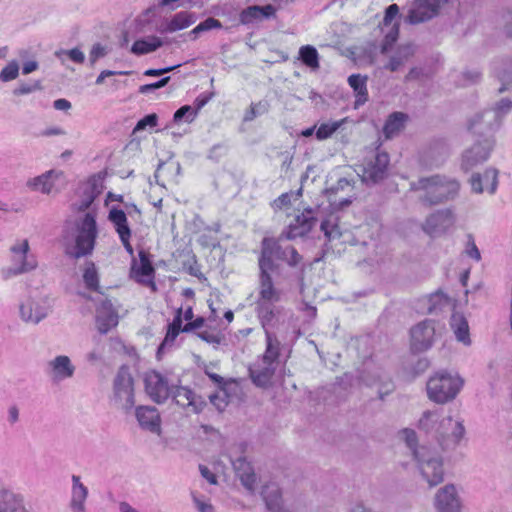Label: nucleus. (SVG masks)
<instances>
[{
    "label": "nucleus",
    "mask_w": 512,
    "mask_h": 512,
    "mask_svg": "<svg viewBox=\"0 0 512 512\" xmlns=\"http://www.w3.org/2000/svg\"><path fill=\"white\" fill-rule=\"evenodd\" d=\"M83 280L87 288L96 290L98 288V275L94 263L89 262L86 264Z\"/></svg>",
    "instance_id": "48"
},
{
    "label": "nucleus",
    "mask_w": 512,
    "mask_h": 512,
    "mask_svg": "<svg viewBox=\"0 0 512 512\" xmlns=\"http://www.w3.org/2000/svg\"><path fill=\"white\" fill-rule=\"evenodd\" d=\"M399 36V24L394 23L390 30L386 33L381 46V52L387 53L397 41Z\"/></svg>",
    "instance_id": "50"
},
{
    "label": "nucleus",
    "mask_w": 512,
    "mask_h": 512,
    "mask_svg": "<svg viewBox=\"0 0 512 512\" xmlns=\"http://www.w3.org/2000/svg\"><path fill=\"white\" fill-rule=\"evenodd\" d=\"M276 13V8L271 5L258 6L253 5L244 9L239 16V20L242 24L248 25L264 18H270Z\"/></svg>",
    "instance_id": "29"
},
{
    "label": "nucleus",
    "mask_w": 512,
    "mask_h": 512,
    "mask_svg": "<svg viewBox=\"0 0 512 512\" xmlns=\"http://www.w3.org/2000/svg\"><path fill=\"white\" fill-rule=\"evenodd\" d=\"M118 313L110 300H103L96 309V324L101 334L108 333L118 325Z\"/></svg>",
    "instance_id": "23"
},
{
    "label": "nucleus",
    "mask_w": 512,
    "mask_h": 512,
    "mask_svg": "<svg viewBox=\"0 0 512 512\" xmlns=\"http://www.w3.org/2000/svg\"><path fill=\"white\" fill-rule=\"evenodd\" d=\"M450 0H414L407 15L410 24H418L430 20L438 14L442 5Z\"/></svg>",
    "instance_id": "14"
},
{
    "label": "nucleus",
    "mask_w": 512,
    "mask_h": 512,
    "mask_svg": "<svg viewBox=\"0 0 512 512\" xmlns=\"http://www.w3.org/2000/svg\"><path fill=\"white\" fill-rule=\"evenodd\" d=\"M417 468L429 487H435L444 481V466L442 455L435 449L420 445L413 450Z\"/></svg>",
    "instance_id": "6"
},
{
    "label": "nucleus",
    "mask_w": 512,
    "mask_h": 512,
    "mask_svg": "<svg viewBox=\"0 0 512 512\" xmlns=\"http://www.w3.org/2000/svg\"><path fill=\"white\" fill-rule=\"evenodd\" d=\"M62 55H66L71 61L77 64H82L85 61V55L79 48L56 52L58 58H61Z\"/></svg>",
    "instance_id": "53"
},
{
    "label": "nucleus",
    "mask_w": 512,
    "mask_h": 512,
    "mask_svg": "<svg viewBox=\"0 0 512 512\" xmlns=\"http://www.w3.org/2000/svg\"><path fill=\"white\" fill-rule=\"evenodd\" d=\"M58 176V172H56L55 170H50L39 176L29 179L26 182V186L31 191L41 192L43 194H50L54 188V183Z\"/></svg>",
    "instance_id": "31"
},
{
    "label": "nucleus",
    "mask_w": 512,
    "mask_h": 512,
    "mask_svg": "<svg viewBox=\"0 0 512 512\" xmlns=\"http://www.w3.org/2000/svg\"><path fill=\"white\" fill-rule=\"evenodd\" d=\"M113 401L125 412H129L135 404L134 381L128 366H121L114 378Z\"/></svg>",
    "instance_id": "8"
},
{
    "label": "nucleus",
    "mask_w": 512,
    "mask_h": 512,
    "mask_svg": "<svg viewBox=\"0 0 512 512\" xmlns=\"http://www.w3.org/2000/svg\"><path fill=\"white\" fill-rule=\"evenodd\" d=\"M455 220V214L452 209H440L426 218L422 224V229L432 237L439 236L452 228Z\"/></svg>",
    "instance_id": "12"
},
{
    "label": "nucleus",
    "mask_w": 512,
    "mask_h": 512,
    "mask_svg": "<svg viewBox=\"0 0 512 512\" xmlns=\"http://www.w3.org/2000/svg\"><path fill=\"white\" fill-rule=\"evenodd\" d=\"M169 80H170V77H164L155 83L142 85L139 88V92L141 94H147V93L153 92L159 88L164 87L169 82Z\"/></svg>",
    "instance_id": "56"
},
{
    "label": "nucleus",
    "mask_w": 512,
    "mask_h": 512,
    "mask_svg": "<svg viewBox=\"0 0 512 512\" xmlns=\"http://www.w3.org/2000/svg\"><path fill=\"white\" fill-rule=\"evenodd\" d=\"M196 117V111L193 109L192 106L185 105L179 108L174 113V121L179 123L181 121H184L186 123H191Z\"/></svg>",
    "instance_id": "51"
},
{
    "label": "nucleus",
    "mask_w": 512,
    "mask_h": 512,
    "mask_svg": "<svg viewBox=\"0 0 512 512\" xmlns=\"http://www.w3.org/2000/svg\"><path fill=\"white\" fill-rule=\"evenodd\" d=\"M178 335H179V331L174 330V329L168 327L166 336H165L163 342L161 343V345L158 348V353L162 352L167 347H171Z\"/></svg>",
    "instance_id": "58"
},
{
    "label": "nucleus",
    "mask_w": 512,
    "mask_h": 512,
    "mask_svg": "<svg viewBox=\"0 0 512 512\" xmlns=\"http://www.w3.org/2000/svg\"><path fill=\"white\" fill-rule=\"evenodd\" d=\"M108 220L113 224L119 238L131 236V229L128 225L127 214L124 210L112 207L108 214Z\"/></svg>",
    "instance_id": "36"
},
{
    "label": "nucleus",
    "mask_w": 512,
    "mask_h": 512,
    "mask_svg": "<svg viewBox=\"0 0 512 512\" xmlns=\"http://www.w3.org/2000/svg\"><path fill=\"white\" fill-rule=\"evenodd\" d=\"M19 75V64L13 60L9 62L0 72V80L9 82L16 79Z\"/></svg>",
    "instance_id": "52"
},
{
    "label": "nucleus",
    "mask_w": 512,
    "mask_h": 512,
    "mask_svg": "<svg viewBox=\"0 0 512 512\" xmlns=\"http://www.w3.org/2000/svg\"><path fill=\"white\" fill-rule=\"evenodd\" d=\"M494 139L488 137L482 141L476 142L473 146L467 149L462 155V168L465 171L473 169L480 163L485 162L494 147Z\"/></svg>",
    "instance_id": "15"
},
{
    "label": "nucleus",
    "mask_w": 512,
    "mask_h": 512,
    "mask_svg": "<svg viewBox=\"0 0 512 512\" xmlns=\"http://www.w3.org/2000/svg\"><path fill=\"white\" fill-rule=\"evenodd\" d=\"M181 172V166L179 162L169 160L166 162L159 163L154 178L156 183L162 187H166V184L178 183V177Z\"/></svg>",
    "instance_id": "26"
},
{
    "label": "nucleus",
    "mask_w": 512,
    "mask_h": 512,
    "mask_svg": "<svg viewBox=\"0 0 512 512\" xmlns=\"http://www.w3.org/2000/svg\"><path fill=\"white\" fill-rule=\"evenodd\" d=\"M410 190L419 193L421 203L432 206L453 200L459 193L460 184L455 178L435 174L412 181Z\"/></svg>",
    "instance_id": "2"
},
{
    "label": "nucleus",
    "mask_w": 512,
    "mask_h": 512,
    "mask_svg": "<svg viewBox=\"0 0 512 512\" xmlns=\"http://www.w3.org/2000/svg\"><path fill=\"white\" fill-rule=\"evenodd\" d=\"M321 230L328 240L340 237L341 233L335 219H326L321 222Z\"/></svg>",
    "instance_id": "49"
},
{
    "label": "nucleus",
    "mask_w": 512,
    "mask_h": 512,
    "mask_svg": "<svg viewBox=\"0 0 512 512\" xmlns=\"http://www.w3.org/2000/svg\"><path fill=\"white\" fill-rule=\"evenodd\" d=\"M222 24L219 20L209 17L203 22L199 23L194 29L190 31V35L193 39H196L200 33L209 31L211 29L221 28Z\"/></svg>",
    "instance_id": "47"
},
{
    "label": "nucleus",
    "mask_w": 512,
    "mask_h": 512,
    "mask_svg": "<svg viewBox=\"0 0 512 512\" xmlns=\"http://www.w3.org/2000/svg\"><path fill=\"white\" fill-rule=\"evenodd\" d=\"M71 480L70 509L72 512H86L85 503L88 498V488L81 482L78 475H72Z\"/></svg>",
    "instance_id": "27"
},
{
    "label": "nucleus",
    "mask_w": 512,
    "mask_h": 512,
    "mask_svg": "<svg viewBox=\"0 0 512 512\" xmlns=\"http://www.w3.org/2000/svg\"><path fill=\"white\" fill-rule=\"evenodd\" d=\"M197 20L195 13L188 11H181L176 13L170 20L163 23L158 31L162 34L173 33L185 28H188L194 24Z\"/></svg>",
    "instance_id": "28"
},
{
    "label": "nucleus",
    "mask_w": 512,
    "mask_h": 512,
    "mask_svg": "<svg viewBox=\"0 0 512 512\" xmlns=\"http://www.w3.org/2000/svg\"><path fill=\"white\" fill-rule=\"evenodd\" d=\"M348 83L356 96L355 107L363 105L368 100L367 77L360 74H352L348 78Z\"/></svg>",
    "instance_id": "37"
},
{
    "label": "nucleus",
    "mask_w": 512,
    "mask_h": 512,
    "mask_svg": "<svg viewBox=\"0 0 512 512\" xmlns=\"http://www.w3.org/2000/svg\"><path fill=\"white\" fill-rule=\"evenodd\" d=\"M52 305L47 296L30 294L19 304V317L28 324H38L50 314Z\"/></svg>",
    "instance_id": "9"
},
{
    "label": "nucleus",
    "mask_w": 512,
    "mask_h": 512,
    "mask_svg": "<svg viewBox=\"0 0 512 512\" xmlns=\"http://www.w3.org/2000/svg\"><path fill=\"white\" fill-rule=\"evenodd\" d=\"M408 115L403 112H393L384 124L383 134L386 139H392L404 129Z\"/></svg>",
    "instance_id": "34"
},
{
    "label": "nucleus",
    "mask_w": 512,
    "mask_h": 512,
    "mask_svg": "<svg viewBox=\"0 0 512 512\" xmlns=\"http://www.w3.org/2000/svg\"><path fill=\"white\" fill-rule=\"evenodd\" d=\"M279 340L268 335V343L264 354L249 367L250 378L257 387L267 389L278 367Z\"/></svg>",
    "instance_id": "4"
},
{
    "label": "nucleus",
    "mask_w": 512,
    "mask_h": 512,
    "mask_svg": "<svg viewBox=\"0 0 512 512\" xmlns=\"http://www.w3.org/2000/svg\"><path fill=\"white\" fill-rule=\"evenodd\" d=\"M389 155L386 152H377L374 158L362 168V180L365 183L375 184L383 180L387 174Z\"/></svg>",
    "instance_id": "18"
},
{
    "label": "nucleus",
    "mask_w": 512,
    "mask_h": 512,
    "mask_svg": "<svg viewBox=\"0 0 512 512\" xmlns=\"http://www.w3.org/2000/svg\"><path fill=\"white\" fill-rule=\"evenodd\" d=\"M399 7L397 4L390 5L385 12L384 25H389L392 20L398 15Z\"/></svg>",
    "instance_id": "64"
},
{
    "label": "nucleus",
    "mask_w": 512,
    "mask_h": 512,
    "mask_svg": "<svg viewBox=\"0 0 512 512\" xmlns=\"http://www.w3.org/2000/svg\"><path fill=\"white\" fill-rule=\"evenodd\" d=\"M234 469L236 470L242 485L253 492L255 490L256 475L253 472L249 463L245 459L239 458L233 462Z\"/></svg>",
    "instance_id": "35"
},
{
    "label": "nucleus",
    "mask_w": 512,
    "mask_h": 512,
    "mask_svg": "<svg viewBox=\"0 0 512 512\" xmlns=\"http://www.w3.org/2000/svg\"><path fill=\"white\" fill-rule=\"evenodd\" d=\"M143 381L146 394L157 404L166 402L173 392V385H170L168 379L156 370L147 371Z\"/></svg>",
    "instance_id": "11"
},
{
    "label": "nucleus",
    "mask_w": 512,
    "mask_h": 512,
    "mask_svg": "<svg viewBox=\"0 0 512 512\" xmlns=\"http://www.w3.org/2000/svg\"><path fill=\"white\" fill-rule=\"evenodd\" d=\"M101 193V186L96 182L90 183L84 190L82 199L75 204L78 211L89 210L96 197Z\"/></svg>",
    "instance_id": "43"
},
{
    "label": "nucleus",
    "mask_w": 512,
    "mask_h": 512,
    "mask_svg": "<svg viewBox=\"0 0 512 512\" xmlns=\"http://www.w3.org/2000/svg\"><path fill=\"white\" fill-rule=\"evenodd\" d=\"M348 187H350V181L347 178H340L335 185L326 188V193L331 196Z\"/></svg>",
    "instance_id": "62"
},
{
    "label": "nucleus",
    "mask_w": 512,
    "mask_h": 512,
    "mask_svg": "<svg viewBox=\"0 0 512 512\" xmlns=\"http://www.w3.org/2000/svg\"><path fill=\"white\" fill-rule=\"evenodd\" d=\"M402 435L405 439L407 447L410 449L411 454L413 455V450L418 449L420 447L416 445V433L413 430L405 429L402 431Z\"/></svg>",
    "instance_id": "61"
},
{
    "label": "nucleus",
    "mask_w": 512,
    "mask_h": 512,
    "mask_svg": "<svg viewBox=\"0 0 512 512\" xmlns=\"http://www.w3.org/2000/svg\"><path fill=\"white\" fill-rule=\"evenodd\" d=\"M362 380L367 386L377 387V392L381 399L394 389V385L390 377L381 369H375L367 372L362 376Z\"/></svg>",
    "instance_id": "25"
},
{
    "label": "nucleus",
    "mask_w": 512,
    "mask_h": 512,
    "mask_svg": "<svg viewBox=\"0 0 512 512\" xmlns=\"http://www.w3.org/2000/svg\"><path fill=\"white\" fill-rule=\"evenodd\" d=\"M107 54V51L105 47H103L101 44L97 43L93 45L90 54H89V61L90 64L93 66L96 61L102 57H104Z\"/></svg>",
    "instance_id": "59"
},
{
    "label": "nucleus",
    "mask_w": 512,
    "mask_h": 512,
    "mask_svg": "<svg viewBox=\"0 0 512 512\" xmlns=\"http://www.w3.org/2000/svg\"><path fill=\"white\" fill-rule=\"evenodd\" d=\"M158 116L155 113L148 114L138 121L134 131L144 130L146 127H155L157 125Z\"/></svg>",
    "instance_id": "55"
},
{
    "label": "nucleus",
    "mask_w": 512,
    "mask_h": 512,
    "mask_svg": "<svg viewBox=\"0 0 512 512\" xmlns=\"http://www.w3.org/2000/svg\"><path fill=\"white\" fill-rule=\"evenodd\" d=\"M317 219L313 215L312 209H306L301 215H298L288 229L284 231L279 239L264 238L261 243V254L258 259L259 268H265L276 271L278 265L274 259L286 262L289 266H296L301 261V256L293 246L281 244V240L295 239L306 235L316 224Z\"/></svg>",
    "instance_id": "1"
},
{
    "label": "nucleus",
    "mask_w": 512,
    "mask_h": 512,
    "mask_svg": "<svg viewBox=\"0 0 512 512\" xmlns=\"http://www.w3.org/2000/svg\"><path fill=\"white\" fill-rule=\"evenodd\" d=\"M438 440L445 449L455 448L464 439L466 429L464 421L460 417H442L437 426Z\"/></svg>",
    "instance_id": "10"
},
{
    "label": "nucleus",
    "mask_w": 512,
    "mask_h": 512,
    "mask_svg": "<svg viewBox=\"0 0 512 512\" xmlns=\"http://www.w3.org/2000/svg\"><path fill=\"white\" fill-rule=\"evenodd\" d=\"M266 111V107L261 102L252 104L250 109L244 115V121H252L257 115H260Z\"/></svg>",
    "instance_id": "57"
},
{
    "label": "nucleus",
    "mask_w": 512,
    "mask_h": 512,
    "mask_svg": "<svg viewBox=\"0 0 512 512\" xmlns=\"http://www.w3.org/2000/svg\"><path fill=\"white\" fill-rule=\"evenodd\" d=\"M483 180L489 181L491 180V189L490 193H494L497 185V173L495 170H487L483 175L473 174L470 179L472 190L476 193H482L484 188L482 185Z\"/></svg>",
    "instance_id": "41"
},
{
    "label": "nucleus",
    "mask_w": 512,
    "mask_h": 512,
    "mask_svg": "<svg viewBox=\"0 0 512 512\" xmlns=\"http://www.w3.org/2000/svg\"><path fill=\"white\" fill-rule=\"evenodd\" d=\"M76 231L75 245L67 246L65 252L68 256L79 259L92 254L95 247L98 228L94 211H87L77 220Z\"/></svg>",
    "instance_id": "5"
},
{
    "label": "nucleus",
    "mask_w": 512,
    "mask_h": 512,
    "mask_svg": "<svg viewBox=\"0 0 512 512\" xmlns=\"http://www.w3.org/2000/svg\"><path fill=\"white\" fill-rule=\"evenodd\" d=\"M414 54L412 45L407 44L400 46L397 52L390 58V61L385 65V69L392 72L397 71L405 62H407Z\"/></svg>",
    "instance_id": "40"
},
{
    "label": "nucleus",
    "mask_w": 512,
    "mask_h": 512,
    "mask_svg": "<svg viewBox=\"0 0 512 512\" xmlns=\"http://www.w3.org/2000/svg\"><path fill=\"white\" fill-rule=\"evenodd\" d=\"M451 326L454 329L456 338L465 345H469V327L466 319L462 315L454 314L451 318Z\"/></svg>",
    "instance_id": "42"
},
{
    "label": "nucleus",
    "mask_w": 512,
    "mask_h": 512,
    "mask_svg": "<svg viewBox=\"0 0 512 512\" xmlns=\"http://www.w3.org/2000/svg\"><path fill=\"white\" fill-rule=\"evenodd\" d=\"M463 387V380L457 374L439 371L427 381L428 398L437 403L445 404L456 398Z\"/></svg>",
    "instance_id": "7"
},
{
    "label": "nucleus",
    "mask_w": 512,
    "mask_h": 512,
    "mask_svg": "<svg viewBox=\"0 0 512 512\" xmlns=\"http://www.w3.org/2000/svg\"><path fill=\"white\" fill-rule=\"evenodd\" d=\"M163 45L162 40L157 36H149L136 40L132 45L131 52L136 55H144L153 52Z\"/></svg>",
    "instance_id": "39"
},
{
    "label": "nucleus",
    "mask_w": 512,
    "mask_h": 512,
    "mask_svg": "<svg viewBox=\"0 0 512 512\" xmlns=\"http://www.w3.org/2000/svg\"><path fill=\"white\" fill-rule=\"evenodd\" d=\"M435 329L432 322L425 320L420 322L411 329V345L412 349L422 352L429 349L433 343Z\"/></svg>",
    "instance_id": "22"
},
{
    "label": "nucleus",
    "mask_w": 512,
    "mask_h": 512,
    "mask_svg": "<svg viewBox=\"0 0 512 512\" xmlns=\"http://www.w3.org/2000/svg\"><path fill=\"white\" fill-rule=\"evenodd\" d=\"M497 113L487 110L477 113L469 121V129L474 132L490 131L497 127Z\"/></svg>",
    "instance_id": "33"
},
{
    "label": "nucleus",
    "mask_w": 512,
    "mask_h": 512,
    "mask_svg": "<svg viewBox=\"0 0 512 512\" xmlns=\"http://www.w3.org/2000/svg\"><path fill=\"white\" fill-rule=\"evenodd\" d=\"M449 298L443 292H436L429 296L428 299V312L433 313L437 310H441L443 307L448 305Z\"/></svg>",
    "instance_id": "46"
},
{
    "label": "nucleus",
    "mask_w": 512,
    "mask_h": 512,
    "mask_svg": "<svg viewBox=\"0 0 512 512\" xmlns=\"http://www.w3.org/2000/svg\"><path fill=\"white\" fill-rule=\"evenodd\" d=\"M436 512H461V499L453 484L441 487L434 496Z\"/></svg>",
    "instance_id": "17"
},
{
    "label": "nucleus",
    "mask_w": 512,
    "mask_h": 512,
    "mask_svg": "<svg viewBox=\"0 0 512 512\" xmlns=\"http://www.w3.org/2000/svg\"><path fill=\"white\" fill-rule=\"evenodd\" d=\"M259 292L256 304H273L281 300L282 292L274 286L271 273L273 271L259 268Z\"/></svg>",
    "instance_id": "20"
},
{
    "label": "nucleus",
    "mask_w": 512,
    "mask_h": 512,
    "mask_svg": "<svg viewBox=\"0 0 512 512\" xmlns=\"http://www.w3.org/2000/svg\"><path fill=\"white\" fill-rule=\"evenodd\" d=\"M275 304L276 303L256 304L257 315L265 331L266 343H268V335L275 340H278L276 334L272 331V328H274L280 321L282 309Z\"/></svg>",
    "instance_id": "21"
},
{
    "label": "nucleus",
    "mask_w": 512,
    "mask_h": 512,
    "mask_svg": "<svg viewBox=\"0 0 512 512\" xmlns=\"http://www.w3.org/2000/svg\"><path fill=\"white\" fill-rule=\"evenodd\" d=\"M9 254L11 265L0 272L5 281L31 273L38 268V258L31 252L28 239H16L9 247Z\"/></svg>",
    "instance_id": "3"
},
{
    "label": "nucleus",
    "mask_w": 512,
    "mask_h": 512,
    "mask_svg": "<svg viewBox=\"0 0 512 512\" xmlns=\"http://www.w3.org/2000/svg\"><path fill=\"white\" fill-rule=\"evenodd\" d=\"M193 502L198 510V512H214L213 506L195 495H193Z\"/></svg>",
    "instance_id": "63"
},
{
    "label": "nucleus",
    "mask_w": 512,
    "mask_h": 512,
    "mask_svg": "<svg viewBox=\"0 0 512 512\" xmlns=\"http://www.w3.org/2000/svg\"><path fill=\"white\" fill-rule=\"evenodd\" d=\"M136 419L142 429L156 433L160 430L161 418L157 408L138 406L135 409Z\"/></svg>",
    "instance_id": "24"
},
{
    "label": "nucleus",
    "mask_w": 512,
    "mask_h": 512,
    "mask_svg": "<svg viewBox=\"0 0 512 512\" xmlns=\"http://www.w3.org/2000/svg\"><path fill=\"white\" fill-rule=\"evenodd\" d=\"M261 494L270 512H282L285 509L281 489L276 483L266 484Z\"/></svg>",
    "instance_id": "32"
},
{
    "label": "nucleus",
    "mask_w": 512,
    "mask_h": 512,
    "mask_svg": "<svg viewBox=\"0 0 512 512\" xmlns=\"http://www.w3.org/2000/svg\"><path fill=\"white\" fill-rule=\"evenodd\" d=\"M512 108V101L508 98L501 99L497 105L495 110H491L492 112L497 113V121L499 120L500 115H504L508 113Z\"/></svg>",
    "instance_id": "60"
},
{
    "label": "nucleus",
    "mask_w": 512,
    "mask_h": 512,
    "mask_svg": "<svg viewBox=\"0 0 512 512\" xmlns=\"http://www.w3.org/2000/svg\"><path fill=\"white\" fill-rule=\"evenodd\" d=\"M75 371L76 367L67 355H57L47 362L46 373L54 384L71 379Z\"/></svg>",
    "instance_id": "16"
},
{
    "label": "nucleus",
    "mask_w": 512,
    "mask_h": 512,
    "mask_svg": "<svg viewBox=\"0 0 512 512\" xmlns=\"http://www.w3.org/2000/svg\"><path fill=\"white\" fill-rule=\"evenodd\" d=\"M299 59L313 70L319 68V54L316 48L311 45H305L299 49Z\"/></svg>",
    "instance_id": "44"
},
{
    "label": "nucleus",
    "mask_w": 512,
    "mask_h": 512,
    "mask_svg": "<svg viewBox=\"0 0 512 512\" xmlns=\"http://www.w3.org/2000/svg\"><path fill=\"white\" fill-rule=\"evenodd\" d=\"M345 122V119L322 123L316 130V138L325 140L331 137Z\"/></svg>",
    "instance_id": "45"
},
{
    "label": "nucleus",
    "mask_w": 512,
    "mask_h": 512,
    "mask_svg": "<svg viewBox=\"0 0 512 512\" xmlns=\"http://www.w3.org/2000/svg\"><path fill=\"white\" fill-rule=\"evenodd\" d=\"M442 417L440 413L435 411L427 410L425 411L418 422V427L420 430L424 431L426 434H431L435 438L438 439L439 434L437 431V426L441 421Z\"/></svg>",
    "instance_id": "38"
},
{
    "label": "nucleus",
    "mask_w": 512,
    "mask_h": 512,
    "mask_svg": "<svg viewBox=\"0 0 512 512\" xmlns=\"http://www.w3.org/2000/svg\"><path fill=\"white\" fill-rule=\"evenodd\" d=\"M170 396L177 405L195 414L202 412L206 406L204 399L188 387L173 385V392Z\"/></svg>",
    "instance_id": "19"
},
{
    "label": "nucleus",
    "mask_w": 512,
    "mask_h": 512,
    "mask_svg": "<svg viewBox=\"0 0 512 512\" xmlns=\"http://www.w3.org/2000/svg\"><path fill=\"white\" fill-rule=\"evenodd\" d=\"M465 253L468 257L474 259L476 262L481 260V253L475 243V240L471 234L467 236V243L465 247Z\"/></svg>",
    "instance_id": "54"
},
{
    "label": "nucleus",
    "mask_w": 512,
    "mask_h": 512,
    "mask_svg": "<svg viewBox=\"0 0 512 512\" xmlns=\"http://www.w3.org/2000/svg\"><path fill=\"white\" fill-rule=\"evenodd\" d=\"M0 512H28L22 495L11 490H0Z\"/></svg>",
    "instance_id": "30"
},
{
    "label": "nucleus",
    "mask_w": 512,
    "mask_h": 512,
    "mask_svg": "<svg viewBox=\"0 0 512 512\" xmlns=\"http://www.w3.org/2000/svg\"><path fill=\"white\" fill-rule=\"evenodd\" d=\"M154 273L155 270L150 259V254L144 249L139 250L138 259L133 257L131 261V278L142 285L151 286L155 289L153 282Z\"/></svg>",
    "instance_id": "13"
}]
</instances>
